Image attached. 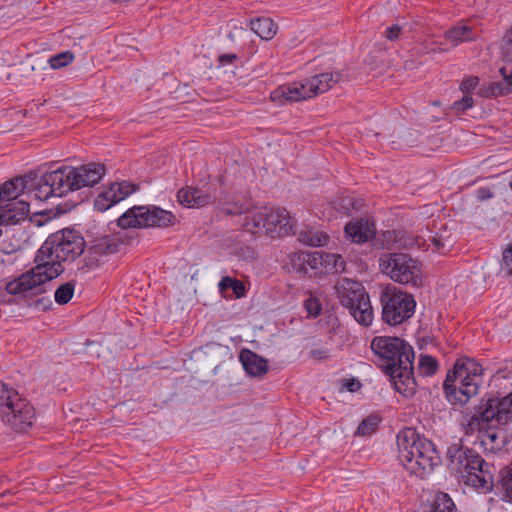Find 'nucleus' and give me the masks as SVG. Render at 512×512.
Instances as JSON below:
<instances>
[{
  "instance_id": "f257e3e1",
  "label": "nucleus",
  "mask_w": 512,
  "mask_h": 512,
  "mask_svg": "<svg viewBox=\"0 0 512 512\" xmlns=\"http://www.w3.org/2000/svg\"><path fill=\"white\" fill-rule=\"evenodd\" d=\"M376 356L375 363L389 375L394 389L406 398L417 390L413 372L415 354L412 346L404 339L392 336H376L371 341Z\"/></svg>"
},
{
  "instance_id": "f03ea898",
  "label": "nucleus",
  "mask_w": 512,
  "mask_h": 512,
  "mask_svg": "<svg viewBox=\"0 0 512 512\" xmlns=\"http://www.w3.org/2000/svg\"><path fill=\"white\" fill-rule=\"evenodd\" d=\"M34 262L35 267L6 284L5 289L9 294L35 296L45 293V284L64 271L60 261L55 259L54 248L52 243H49V237L37 251Z\"/></svg>"
},
{
  "instance_id": "7ed1b4c3",
  "label": "nucleus",
  "mask_w": 512,
  "mask_h": 512,
  "mask_svg": "<svg viewBox=\"0 0 512 512\" xmlns=\"http://www.w3.org/2000/svg\"><path fill=\"white\" fill-rule=\"evenodd\" d=\"M397 446L400 462L417 477L429 475L440 462L435 445L414 428L406 427L398 433Z\"/></svg>"
},
{
  "instance_id": "20e7f679",
  "label": "nucleus",
  "mask_w": 512,
  "mask_h": 512,
  "mask_svg": "<svg viewBox=\"0 0 512 512\" xmlns=\"http://www.w3.org/2000/svg\"><path fill=\"white\" fill-rule=\"evenodd\" d=\"M512 420V391L506 395L486 394L478 404L462 412L461 425L466 435L486 429L492 423L507 424Z\"/></svg>"
},
{
  "instance_id": "39448f33",
  "label": "nucleus",
  "mask_w": 512,
  "mask_h": 512,
  "mask_svg": "<svg viewBox=\"0 0 512 512\" xmlns=\"http://www.w3.org/2000/svg\"><path fill=\"white\" fill-rule=\"evenodd\" d=\"M483 368L474 359L462 357L456 360L443 383L447 401L454 407H464L479 393Z\"/></svg>"
},
{
  "instance_id": "423d86ee",
  "label": "nucleus",
  "mask_w": 512,
  "mask_h": 512,
  "mask_svg": "<svg viewBox=\"0 0 512 512\" xmlns=\"http://www.w3.org/2000/svg\"><path fill=\"white\" fill-rule=\"evenodd\" d=\"M449 468L466 485L490 491L494 485L491 466L475 450L464 448L460 444L448 447Z\"/></svg>"
},
{
  "instance_id": "0eeeda50",
  "label": "nucleus",
  "mask_w": 512,
  "mask_h": 512,
  "mask_svg": "<svg viewBox=\"0 0 512 512\" xmlns=\"http://www.w3.org/2000/svg\"><path fill=\"white\" fill-rule=\"evenodd\" d=\"M227 215H240L246 213L243 228L252 234H265L271 238L296 234L295 224L286 209H268L247 211L242 205H234L223 209Z\"/></svg>"
},
{
  "instance_id": "6e6552de",
  "label": "nucleus",
  "mask_w": 512,
  "mask_h": 512,
  "mask_svg": "<svg viewBox=\"0 0 512 512\" xmlns=\"http://www.w3.org/2000/svg\"><path fill=\"white\" fill-rule=\"evenodd\" d=\"M104 174L105 166L99 163H89L80 167L62 166L46 172L45 181L52 185L55 197H63L69 192L99 183Z\"/></svg>"
},
{
  "instance_id": "1a4fd4ad",
  "label": "nucleus",
  "mask_w": 512,
  "mask_h": 512,
  "mask_svg": "<svg viewBox=\"0 0 512 512\" xmlns=\"http://www.w3.org/2000/svg\"><path fill=\"white\" fill-rule=\"evenodd\" d=\"M381 272L392 281L412 288L423 286L420 261L406 253H384L379 257Z\"/></svg>"
},
{
  "instance_id": "9d476101",
  "label": "nucleus",
  "mask_w": 512,
  "mask_h": 512,
  "mask_svg": "<svg viewBox=\"0 0 512 512\" xmlns=\"http://www.w3.org/2000/svg\"><path fill=\"white\" fill-rule=\"evenodd\" d=\"M335 288L340 303L349 310L354 319L363 326H369L374 315L364 286L359 281L344 277L337 282Z\"/></svg>"
},
{
  "instance_id": "9b49d317",
  "label": "nucleus",
  "mask_w": 512,
  "mask_h": 512,
  "mask_svg": "<svg viewBox=\"0 0 512 512\" xmlns=\"http://www.w3.org/2000/svg\"><path fill=\"white\" fill-rule=\"evenodd\" d=\"M380 302L382 320L390 326L402 324L410 319L416 308L413 295L394 286H388L381 292Z\"/></svg>"
},
{
  "instance_id": "f8f14e48",
  "label": "nucleus",
  "mask_w": 512,
  "mask_h": 512,
  "mask_svg": "<svg viewBox=\"0 0 512 512\" xmlns=\"http://www.w3.org/2000/svg\"><path fill=\"white\" fill-rule=\"evenodd\" d=\"M172 212L157 206H134L123 213L117 220L119 227L148 228L168 227L174 224Z\"/></svg>"
},
{
  "instance_id": "ddd939ff",
  "label": "nucleus",
  "mask_w": 512,
  "mask_h": 512,
  "mask_svg": "<svg viewBox=\"0 0 512 512\" xmlns=\"http://www.w3.org/2000/svg\"><path fill=\"white\" fill-rule=\"evenodd\" d=\"M49 243H52L55 259L60 264L65 261L73 262L85 249L84 238L72 229L57 231L49 236Z\"/></svg>"
},
{
  "instance_id": "4468645a",
  "label": "nucleus",
  "mask_w": 512,
  "mask_h": 512,
  "mask_svg": "<svg viewBox=\"0 0 512 512\" xmlns=\"http://www.w3.org/2000/svg\"><path fill=\"white\" fill-rule=\"evenodd\" d=\"M1 417L16 432H26L32 426L34 409L25 399L17 395Z\"/></svg>"
},
{
  "instance_id": "2eb2a0df",
  "label": "nucleus",
  "mask_w": 512,
  "mask_h": 512,
  "mask_svg": "<svg viewBox=\"0 0 512 512\" xmlns=\"http://www.w3.org/2000/svg\"><path fill=\"white\" fill-rule=\"evenodd\" d=\"M313 97L308 89L307 79L302 82L283 84L271 92L270 98L273 102L284 104L286 102H298Z\"/></svg>"
},
{
  "instance_id": "dca6fc26",
  "label": "nucleus",
  "mask_w": 512,
  "mask_h": 512,
  "mask_svg": "<svg viewBox=\"0 0 512 512\" xmlns=\"http://www.w3.org/2000/svg\"><path fill=\"white\" fill-rule=\"evenodd\" d=\"M292 268L306 275L317 274L322 266V257L320 252H296L291 256Z\"/></svg>"
},
{
  "instance_id": "f3484780",
  "label": "nucleus",
  "mask_w": 512,
  "mask_h": 512,
  "mask_svg": "<svg viewBox=\"0 0 512 512\" xmlns=\"http://www.w3.org/2000/svg\"><path fill=\"white\" fill-rule=\"evenodd\" d=\"M375 226L368 218H357L345 225V234L355 243H364L375 236Z\"/></svg>"
},
{
  "instance_id": "a211bd4d",
  "label": "nucleus",
  "mask_w": 512,
  "mask_h": 512,
  "mask_svg": "<svg viewBox=\"0 0 512 512\" xmlns=\"http://www.w3.org/2000/svg\"><path fill=\"white\" fill-rule=\"evenodd\" d=\"M30 213V205L25 200L6 203L0 208V225H15L25 220Z\"/></svg>"
},
{
  "instance_id": "6ab92c4d",
  "label": "nucleus",
  "mask_w": 512,
  "mask_h": 512,
  "mask_svg": "<svg viewBox=\"0 0 512 512\" xmlns=\"http://www.w3.org/2000/svg\"><path fill=\"white\" fill-rule=\"evenodd\" d=\"M240 361L247 374L261 377L268 371V361L249 349L240 352Z\"/></svg>"
},
{
  "instance_id": "aec40b11",
  "label": "nucleus",
  "mask_w": 512,
  "mask_h": 512,
  "mask_svg": "<svg viewBox=\"0 0 512 512\" xmlns=\"http://www.w3.org/2000/svg\"><path fill=\"white\" fill-rule=\"evenodd\" d=\"M341 74L336 73H321L319 75H315L309 79L308 81V89L313 93V97L317 96L320 93H324L333 87L334 84L340 81Z\"/></svg>"
},
{
  "instance_id": "412c9836",
  "label": "nucleus",
  "mask_w": 512,
  "mask_h": 512,
  "mask_svg": "<svg viewBox=\"0 0 512 512\" xmlns=\"http://www.w3.org/2000/svg\"><path fill=\"white\" fill-rule=\"evenodd\" d=\"M120 243L112 236H104L95 238L90 242L88 253L95 258L105 255L117 253L119 251Z\"/></svg>"
},
{
  "instance_id": "4be33fe9",
  "label": "nucleus",
  "mask_w": 512,
  "mask_h": 512,
  "mask_svg": "<svg viewBox=\"0 0 512 512\" xmlns=\"http://www.w3.org/2000/svg\"><path fill=\"white\" fill-rule=\"evenodd\" d=\"M26 189V180L22 177L13 178L0 188V200L7 203L17 201L18 197L24 193Z\"/></svg>"
},
{
  "instance_id": "5701e85b",
  "label": "nucleus",
  "mask_w": 512,
  "mask_h": 512,
  "mask_svg": "<svg viewBox=\"0 0 512 512\" xmlns=\"http://www.w3.org/2000/svg\"><path fill=\"white\" fill-rule=\"evenodd\" d=\"M444 37L453 46H457L461 42H467L474 39V33L470 26L455 25L444 33Z\"/></svg>"
},
{
  "instance_id": "b1692460",
  "label": "nucleus",
  "mask_w": 512,
  "mask_h": 512,
  "mask_svg": "<svg viewBox=\"0 0 512 512\" xmlns=\"http://www.w3.org/2000/svg\"><path fill=\"white\" fill-rule=\"evenodd\" d=\"M329 236L313 227H305L299 232V241L313 247L324 246Z\"/></svg>"
},
{
  "instance_id": "393cba45",
  "label": "nucleus",
  "mask_w": 512,
  "mask_h": 512,
  "mask_svg": "<svg viewBox=\"0 0 512 512\" xmlns=\"http://www.w3.org/2000/svg\"><path fill=\"white\" fill-rule=\"evenodd\" d=\"M364 206V201L352 195H346L338 198L335 202V208L342 214L347 216L359 211Z\"/></svg>"
},
{
  "instance_id": "a878e982",
  "label": "nucleus",
  "mask_w": 512,
  "mask_h": 512,
  "mask_svg": "<svg viewBox=\"0 0 512 512\" xmlns=\"http://www.w3.org/2000/svg\"><path fill=\"white\" fill-rule=\"evenodd\" d=\"M251 29L261 38L269 40L277 32V26L270 18H258L251 21Z\"/></svg>"
},
{
  "instance_id": "bb28decb",
  "label": "nucleus",
  "mask_w": 512,
  "mask_h": 512,
  "mask_svg": "<svg viewBox=\"0 0 512 512\" xmlns=\"http://www.w3.org/2000/svg\"><path fill=\"white\" fill-rule=\"evenodd\" d=\"M491 381L496 387L508 390L512 388V360L505 363V365L492 375Z\"/></svg>"
},
{
  "instance_id": "cd10ccee",
  "label": "nucleus",
  "mask_w": 512,
  "mask_h": 512,
  "mask_svg": "<svg viewBox=\"0 0 512 512\" xmlns=\"http://www.w3.org/2000/svg\"><path fill=\"white\" fill-rule=\"evenodd\" d=\"M219 289L221 292H225L228 289H232L233 293L237 298L244 296L245 294V286L242 281L238 279L231 278L229 276L223 277L219 282Z\"/></svg>"
},
{
  "instance_id": "c85d7f7f",
  "label": "nucleus",
  "mask_w": 512,
  "mask_h": 512,
  "mask_svg": "<svg viewBox=\"0 0 512 512\" xmlns=\"http://www.w3.org/2000/svg\"><path fill=\"white\" fill-rule=\"evenodd\" d=\"M75 283L73 281L60 285L55 291V301L59 305L67 304L73 297Z\"/></svg>"
},
{
  "instance_id": "c756f323",
  "label": "nucleus",
  "mask_w": 512,
  "mask_h": 512,
  "mask_svg": "<svg viewBox=\"0 0 512 512\" xmlns=\"http://www.w3.org/2000/svg\"><path fill=\"white\" fill-rule=\"evenodd\" d=\"M109 189H113L115 194L112 202L118 203L131 195L135 191L136 186L127 182H122L111 184Z\"/></svg>"
},
{
  "instance_id": "7c9ffc66",
  "label": "nucleus",
  "mask_w": 512,
  "mask_h": 512,
  "mask_svg": "<svg viewBox=\"0 0 512 512\" xmlns=\"http://www.w3.org/2000/svg\"><path fill=\"white\" fill-rule=\"evenodd\" d=\"M380 423V418L377 415H370L359 424L356 435L366 436L376 431Z\"/></svg>"
},
{
  "instance_id": "2f4dec72",
  "label": "nucleus",
  "mask_w": 512,
  "mask_h": 512,
  "mask_svg": "<svg viewBox=\"0 0 512 512\" xmlns=\"http://www.w3.org/2000/svg\"><path fill=\"white\" fill-rule=\"evenodd\" d=\"M113 197H115L113 189L108 188L106 191L100 193L94 201L95 209L103 212L114 204H117L116 202H112Z\"/></svg>"
},
{
  "instance_id": "473e14b6",
  "label": "nucleus",
  "mask_w": 512,
  "mask_h": 512,
  "mask_svg": "<svg viewBox=\"0 0 512 512\" xmlns=\"http://www.w3.org/2000/svg\"><path fill=\"white\" fill-rule=\"evenodd\" d=\"M18 392L9 389L5 383L0 381V416L6 408L17 398Z\"/></svg>"
},
{
  "instance_id": "72a5a7b5",
  "label": "nucleus",
  "mask_w": 512,
  "mask_h": 512,
  "mask_svg": "<svg viewBox=\"0 0 512 512\" xmlns=\"http://www.w3.org/2000/svg\"><path fill=\"white\" fill-rule=\"evenodd\" d=\"M419 370L424 376H432L438 370V362L432 356L422 355L419 359Z\"/></svg>"
},
{
  "instance_id": "f704fd0d",
  "label": "nucleus",
  "mask_w": 512,
  "mask_h": 512,
  "mask_svg": "<svg viewBox=\"0 0 512 512\" xmlns=\"http://www.w3.org/2000/svg\"><path fill=\"white\" fill-rule=\"evenodd\" d=\"M215 195L203 191L199 188L193 187V200L191 206L193 208L203 207L207 204L212 203L215 200Z\"/></svg>"
},
{
  "instance_id": "c9c22d12",
  "label": "nucleus",
  "mask_w": 512,
  "mask_h": 512,
  "mask_svg": "<svg viewBox=\"0 0 512 512\" xmlns=\"http://www.w3.org/2000/svg\"><path fill=\"white\" fill-rule=\"evenodd\" d=\"M73 59V53H71L70 51H65L52 56L48 62L51 68L60 69L72 63Z\"/></svg>"
},
{
  "instance_id": "e433bc0d",
  "label": "nucleus",
  "mask_w": 512,
  "mask_h": 512,
  "mask_svg": "<svg viewBox=\"0 0 512 512\" xmlns=\"http://www.w3.org/2000/svg\"><path fill=\"white\" fill-rule=\"evenodd\" d=\"M500 482L505 489V497L512 502V463L500 471Z\"/></svg>"
},
{
  "instance_id": "4c0bfd02",
  "label": "nucleus",
  "mask_w": 512,
  "mask_h": 512,
  "mask_svg": "<svg viewBox=\"0 0 512 512\" xmlns=\"http://www.w3.org/2000/svg\"><path fill=\"white\" fill-rule=\"evenodd\" d=\"M500 48L503 60L512 62V25L503 36Z\"/></svg>"
},
{
  "instance_id": "58836bf2",
  "label": "nucleus",
  "mask_w": 512,
  "mask_h": 512,
  "mask_svg": "<svg viewBox=\"0 0 512 512\" xmlns=\"http://www.w3.org/2000/svg\"><path fill=\"white\" fill-rule=\"evenodd\" d=\"M512 92V72L509 73L504 83H494L490 86V95L499 96L506 95Z\"/></svg>"
},
{
  "instance_id": "ea45409f",
  "label": "nucleus",
  "mask_w": 512,
  "mask_h": 512,
  "mask_svg": "<svg viewBox=\"0 0 512 512\" xmlns=\"http://www.w3.org/2000/svg\"><path fill=\"white\" fill-rule=\"evenodd\" d=\"M52 185L45 181V174L40 178V181L35 189V198L41 201L47 200L49 197H55L52 191Z\"/></svg>"
},
{
  "instance_id": "a19ab883",
  "label": "nucleus",
  "mask_w": 512,
  "mask_h": 512,
  "mask_svg": "<svg viewBox=\"0 0 512 512\" xmlns=\"http://www.w3.org/2000/svg\"><path fill=\"white\" fill-rule=\"evenodd\" d=\"M501 270L508 276H512V242L507 245L502 253Z\"/></svg>"
},
{
  "instance_id": "79ce46f5",
  "label": "nucleus",
  "mask_w": 512,
  "mask_h": 512,
  "mask_svg": "<svg viewBox=\"0 0 512 512\" xmlns=\"http://www.w3.org/2000/svg\"><path fill=\"white\" fill-rule=\"evenodd\" d=\"M304 307L312 317L319 316L322 310L319 300L313 296H310L304 301Z\"/></svg>"
},
{
  "instance_id": "37998d69",
  "label": "nucleus",
  "mask_w": 512,
  "mask_h": 512,
  "mask_svg": "<svg viewBox=\"0 0 512 512\" xmlns=\"http://www.w3.org/2000/svg\"><path fill=\"white\" fill-rule=\"evenodd\" d=\"M178 201L186 207L191 208L192 200H193V187L181 188L177 192Z\"/></svg>"
},
{
  "instance_id": "c03bdc74",
  "label": "nucleus",
  "mask_w": 512,
  "mask_h": 512,
  "mask_svg": "<svg viewBox=\"0 0 512 512\" xmlns=\"http://www.w3.org/2000/svg\"><path fill=\"white\" fill-rule=\"evenodd\" d=\"M472 106L473 98L470 95H465L461 100L455 101L452 108L456 112L462 113L467 109L471 108Z\"/></svg>"
},
{
  "instance_id": "a18cd8bd",
  "label": "nucleus",
  "mask_w": 512,
  "mask_h": 512,
  "mask_svg": "<svg viewBox=\"0 0 512 512\" xmlns=\"http://www.w3.org/2000/svg\"><path fill=\"white\" fill-rule=\"evenodd\" d=\"M322 266L325 268L326 273L331 272L332 263L335 259H340V254L335 253H321Z\"/></svg>"
},
{
  "instance_id": "49530a36",
  "label": "nucleus",
  "mask_w": 512,
  "mask_h": 512,
  "mask_svg": "<svg viewBox=\"0 0 512 512\" xmlns=\"http://www.w3.org/2000/svg\"><path fill=\"white\" fill-rule=\"evenodd\" d=\"M401 33H402V27L397 24H394V25L386 28V30L384 32V36L386 39H388L390 41H396L400 38Z\"/></svg>"
},
{
  "instance_id": "de8ad7c7",
  "label": "nucleus",
  "mask_w": 512,
  "mask_h": 512,
  "mask_svg": "<svg viewBox=\"0 0 512 512\" xmlns=\"http://www.w3.org/2000/svg\"><path fill=\"white\" fill-rule=\"evenodd\" d=\"M478 84H479L478 77H468L461 82L460 89L462 90V92L468 94L471 91H473Z\"/></svg>"
},
{
  "instance_id": "09e8293b",
  "label": "nucleus",
  "mask_w": 512,
  "mask_h": 512,
  "mask_svg": "<svg viewBox=\"0 0 512 512\" xmlns=\"http://www.w3.org/2000/svg\"><path fill=\"white\" fill-rule=\"evenodd\" d=\"M238 60V55L235 53L222 54L218 57V68L225 67L227 65H233Z\"/></svg>"
},
{
  "instance_id": "8fccbe9b",
  "label": "nucleus",
  "mask_w": 512,
  "mask_h": 512,
  "mask_svg": "<svg viewBox=\"0 0 512 512\" xmlns=\"http://www.w3.org/2000/svg\"><path fill=\"white\" fill-rule=\"evenodd\" d=\"M494 196V193L492 192L491 188L489 187H481L477 190V199L479 201H485Z\"/></svg>"
},
{
  "instance_id": "3c124183",
  "label": "nucleus",
  "mask_w": 512,
  "mask_h": 512,
  "mask_svg": "<svg viewBox=\"0 0 512 512\" xmlns=\"http://www.w3.org/2000/svg\"><path fill=\"white\" fill-rule=\"evenodd\" d=\"M310 357L316 360H324L329 357L328 349H313L310 351Z\"/></svg>"
},
{
  "instance_id": "603ef678",
  "label": "nucleus",
  "mask_w": 512,
  "mask_h": 512,
  "mask_svg": "<svg viewBox=\"0 0 512 512\" xmlns=\"http://www.w3.org/2000/svg\"><path fill=\"white\" fill-rule=\"evenodd\" d=\"M345 266V261L343 257L340 255V259H335V261L332 263L330 273H342L346 270Z\"/></svg>"
},
{
  "instance_id": "864d4df0",
  "label": "nucleus",
  "mask_w": 512,
  "mask_h": 512,
  "mask_svg": "<svg viewBox=\"0 0 512 512\" xmlns=\"http://www.w3.org/2000/svg\"><path fill=\"white\" fill-rule=\"evenodd\" d=\"M345 387L351 391L354 392L360 387V383L358 381H355L354 379H346L345 380Z\"/></svg>"
},
{
  "instance_id": "5fc2aeb1",
  "label": "nucleus",
  "mask_w": 512,
  "mask_h": 512,
  "mask_svg": "<svg viewBox=\"0 0 512 512\" xmlns=\"http://www.w3.org/2000/svg\"><path fill=\"white\" fill-rule=\"evenodd\" d=\"M497 439V435L495 433H489L485 436L484 439H482V444H484L485 446L488 445V441L493 443L495 442V440Z\"/></svg>"
},
{
  "instance_id": "6e6d98bb",
  "label": "nucleus",
  "mask_w": 512,
  "mask_h": 512,
  "mask_svg": "<svg viewBox=\"0 0 512 512\" xmlns=\"http://www.w3.org/2000/svg\"><path fill=\"white\" fill-rule=\"evenodd\" d=\"M432 243L435 246V249L437 251H440L444 247V244H443L441 238H439V237H433Z\"/></svg>"
},
{
  "instance_id": "4d7b16f0",
  "label": "nucleus",
  "mask_w": 512,
  "mask_h": 512,
  "mask_svg": "<svg viewBox=\"0 0 512 512\" xmlns=\"http://www.w3.org/2000/svg\"><path fill=\"white\" fill-rule=\"evenodd\" d=\"M499 72H500V74L503 76V79H504V81H505V80H506V77H508V75H509V74L507 73V71H506V68H505V67L500 68Z\"/></svg>"
},
{
  "instance_id": "13d9d810",
  "label": "nucleus",
  "mask_w": 512,
  "mask_h": 512,
  "mask_svg": "<svg viewBox=\"0 0 512 512\" xmlns=\"http://www.w3.org/2000/svg\"><path fill=\"white\" fill-rule=\"evenodd\" d=\"M432 44H433L434 46H436V45H437V43H436V42H433ZM430 51H432V52H438V51H439V52H441V51H443V49H442V48H440V47H432V48H430Z\"/></svg>"
},
{
  "instance_id": "bf43d9fd",
  "label": "nucleus",
  "mask_w": 512,
  "mask_h": 512,
  "mask_svg": "<svg viewBox=\"0 0 512 512\" xmlns=\"http://www.w3.org/2000/svg\"><path fill=\"white\" fill-rule=\"evenodd\" d=\"M44 300H46V298H40V299H38V300L36 301V304H37V305L42 304V303L44 302ZM47 301H49V300L47 299Z\"/></svg>"
},
{
  "instance_id": "052dcab7",
  "label": "nucleus",
  "mask_w": 512,
  "mask_h": 512,
  "mask_svg": "<svg viewBox=\"0 0 512 512\" xmlns=\"http://www.w3.org/2000/svg\"><path fill=\"white\" fill-rule=\"evenodd\" d=\"M509 187L512 189V181L509 182Z\"/></svg>"
},
{
  "instance_id": "680f3d73",
  "label": "nucleus",
  "mask_w": 512,
  "mask_h": 512,
  "mask_svg": "<svg viewBox=\"0 0 512 512\" xmlns=\"http://www.w3.org/2000/svg\"><path fill=\"white\" fill-rule=\"evenodd\" d=\"M2 233H3V232H2V229H0V237L2 236Z\"/></svg>"
}]
</instances>
